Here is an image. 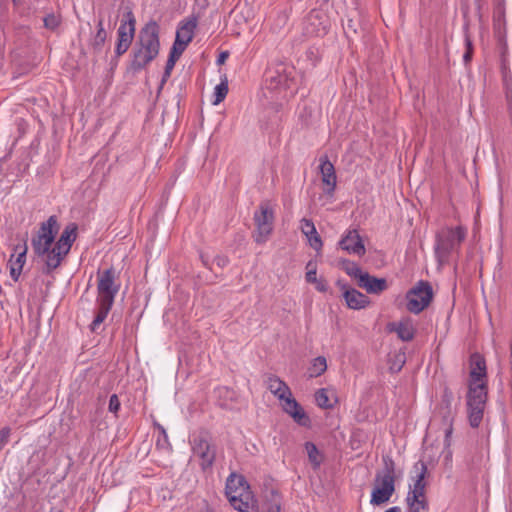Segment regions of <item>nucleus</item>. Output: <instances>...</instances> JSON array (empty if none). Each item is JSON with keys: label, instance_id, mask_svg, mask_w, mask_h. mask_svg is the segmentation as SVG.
Segmentation results:
<instances>
[{"label": "nucleus", "instance_id": "obj_14", "mask_svg": "<svg viewBox=\"0 0 512 512\" xmlns=\"http://www.w3.org/2000/svg\"><path fill=\"white\" fill-rule=\"evenodd\" d=\"M97 290V300L114 303L119 286L115 284V274L112 269H107L99 274Z\"/></svg>", "mask_w": 512, "mask_h": 512}, {"label": "nucleus", "instance_id": "obj_45", "mask_svg": "<svg viewBox=\"0 0 512 512\" xmlns=\"http://www.w3.org/2000/svg\"><path fill=\"white\" fill-rule=\"evenodd\" d=\"M318 15H319V12H316V11H312L310 14H309V20H313L314 18H318Z\"/></svg>", "mask_w": 512, "mask_h": 512}, {"label": "nucleus", "instance_id": "obj_43", "mask_svg": "<svg viewBox=\"0 0 512 512\" xmlns=\"http://www.w3.org/2000/svg\"><path fill=\"white\" fill-rule=\"evenodd\" d=\"M227 56H228L227 52L221 53L218 58V63H223L225 61V59L227 58Z\"/></svg>", "mask_w": 512, "mask_h": 512}, {"label": "nucleus", "instance_id": "obj_6", "mask_svg": "<svg viewBox=\"0 0 512 512\" xmlns=\"http://www.w3.org/2000/svg\"><path fill=\"white\" fill-rule=\"evenodd\" d=\"M466 237V229L444 227L436 235L435 255L439 264L448 262L449 256L454 252Z\"/></svg>", "mask_w": 512, "mask_h": 512}, {"label": "nucleus", "instance_id": "obj_4", "mask_svg": "<svg viewBox=\"0 0 512 512\" xmlns=\"http://www.w3.org/2000/svg\"><path fill=\"white\" fill-rule=\"evenodd\" d=\"M267 389L279 400L282 410L288 414L294 422L303 427H309L310 418L302 406L293 397L289 386L279 377L271 375L266 380Z\"/></svg>", "mask_w": 512, "mask_h": 512}, {"label": "nucleus", "instance_id": "obj_37", "mask_svg": "<svg viewBox=\"0 0 512 512\" xmlns=\"http://www.w3.org/2000/svg\"><path fill=\"white\" fill-rule=\"evenodd\" d=\"M306 280L307 282L309 283H316L317 282V277H316V269H310L307 271L306 273Z\"/></svg>", "mask_w": 512, "mask_h": 512}, {"label": "nucleus", "instance_id": "obj_20", "mask_svg": "<svg viewBox=\"0 0 512 512\" xmlns=\"http://www.w3.org/2000/svg\"><path fill=\"white\" fill-rule=\"evenodd\" d=\"M343 296L349 308L359 310L365 308L369 304V299L363 293L356 289H345Z\"/></svg>", "mask_w": 512, "mask_h": 512}, {"label": "nucleus", "instance_id": "obj_27", "mask_svg": "<svg viewBox=\"0 0 512 512\" xmlns=\"http://www.w3.org/2000/svg\"><path fill=\"white\" fill-rule=\"evenodd\" d=\"M315 401H316V404L320 407V408H331L332 407V403L330 402V399H329V396H328V391L324 388L322 389H319L316 391L315 393Z\"/></svg>", "mask_w": 512, "mask_h": 512}, {"label": "nucleus", "instance_id": "obj_41", "mask_svg": "<svg viewBox=\"0 0 512 512\" xmlns=\"http://www.w3.org/2000/svg\"><path fill=\"white\" fill-rule=\"evenodd\" d=\"M316 284V289L321 291V292H324L326 291V284L322 281H318L315 283Z\"/></svg>", "mask_w": 512, "mask_h": 512}, {"label": "nucleus", "instance_id": "obj_30", "mask_svg": "<svg viewBox=\"0 0 512 512\" xmlns=\"http://www.w3.org/2000/svg\"><path fill=\"white\" fill-rule=\"evenodd\" d=\"M245 483H246V480L244 479L243 476L235 474V473H232L227 478V481H226V491H230V490H233V489L237 490L238 487H240L241 485H243Z\"/></svg>", "mask_w": 512, "mask_h": 512}, {"label": "nucleus", "instance_id": "obj_31", "mask_svg": "<svg viewBox=\"0 0 512 512\" xmlns=\"http://www.w3.org/2000/svg\"><path fill=\"white\" fill-rule=\"evenodd\" d=\"M180 56H181V54L174 53V51L171 50L170 56H169V58L167 60V63H166V66H165V71H164V74H163V77H162V84L165 83L167 81V79L170 77L171 71L173 70V68L175 66L176 60Z\"/></svg>", "mask_w": 512, "mask_h": 512}, {"label": "nucleus", "instance_id": "obj_26", "mask_svg": "<svg viewBox=\"0 0 512 512\" xmlns=\"http://www.w3.org/2000/svg\"><path fill=\"white\" fill-rule=\"evenodd\" d=\"M305 449H306L309 461L312 463V465L315 468L319 467L322 462V455L319 452V450L317 449L316 445L311 442H307L305 444Z\"/></svg>", "mask_w": 512, "mask_h": 512}, {"label": "nucleus", "instance_id": "obj_11", "mask_svg": "<svg viewBox=\"0 0 512 512\" xmlns=\"http://www.w3.org/2000/svg\"><path fill=\"white\" fill-rule=\"evenodd\" d=\"M452 402H453V393L450 390L445 389L441 396V401L436 409V416H439L442 419L444 425L446 426V428H445V445L446 446L450 445L449 438L453 432L452 423H453V419H454V410L452 407Z\"/></svg>", "mask_w": 512, "mask_h": 512}, {"label": "nucleus", "instance_id": "obj_3", "mask_svg": "<svg viewBox=\"0 0 512 512\" xmlns=\"http://www.w3.org/2000/svg\"><path fill=\"white\" fill-rule=\"evenodd\" d=\"M159 50V26L155 21H150L139 32L130 69L134 72L144 69L158 56Z\"/></svg>", "mask_w": 512, "mask_h": 512}, {"label": "nucleus", "instance_id": "obj_44", "mask_svg": "<svg viewBox=\"0 0 512 512\" xmlns=\"http://www.w3.org/2000/svg\"><path fill=\"white\" fill-rule=\"evenodd\" d=\"M385 512H401V508L398 506H394V507L387 509Z\"/></svg>", "mask_w": 512, "mask_h": 512}, {"label": "nucleus", "instance_id": "obj_13", "mask_svg": "<svg viewBox=\"0 0 512 512\" xmlns=\"http://www.w3.org/2000/svg\"><path fill=\"white\" fill-rule=\"evenodd\" d=\"M197 27V20L195 18L187 19L182 21L176 31L175 41L172 49L174 53L182 54L188 44L194 37V32Z\"/></svg>", "mask_w": 512, "mask_h": 512}, {"label": "nucleus", "instance_id": "obj_23", "mask_svg": "<svg viewBox=\"0 0 512 512\" xmlns=\"http://www.w3.org/2000/svg\"><path fill=\"white\" fill-rule=\"evenodd\" d=\"M96 304H97L96 316L90 325V329L92 332H96L98 330L100 325L107 318V315L110 312L112 305H113V303H111V302L99 301V300H96Z\"/></svg>", "mask_w": 512, "mask_h": 512}, {"label": "nucleus", "instance_id": "obj_39", "mask_svg": "<svg viewBox=\"0 0 512 512\" xmlns=\"http://www.w3.org/2000/svg\"><path fill=\"white\" fill-rule=\"evenodd\" d=\"M467 46H468V50L466 51V53L464 54V60L465 62H468L470 61L471 59V56H472V51H471V42L469 40H467Z\"/></svg>", "mask_w": 512, "mask_h": 512}, {"label": "nucleus", "instance_id": "obj_38", "mask_svg": "<svg viewBox=\"0 0 512 512\" xmlns=\"http://www.w3.org/2000/svg\"><path fill=\"white\" fill-rule=\"evenodd\" d=\"M215 262L219 267H224L228 264V258L225 256H217Z\"/></svg>", "mask_w": 512, "mask_h": 512}, {"label": "nucleus", "instance_id": "obj_18", "mask_svg": "<svg viewBox=\"0 0 512 512\" xmlns=\"http://www.w3.org/2000/svg\"><path fill=\"white\" fill-rule=\"evenodd\" d=\"M388 328L395 332L402 341H411L414 338L415 327L409 317L403 318L399 322L390 323Z\"/></svg>", "mask_w": 512, "mask_h": 512}, {"label": "nucleus", "instance_id": "obj_42", "mask_svg": "<svg viewBox=\"0 0 512 512\" xmlns=\"http://www.w3.org/2000/svg\"><path fill=\"white\" fill-rule=\"evenodd\" d=\"M267 512H280V507L278 505H271Z\"/></svg>", "mask_w": 512, "mask_h": 512}, {"label": "nucleus", "instance_id": "obj_46", "mask_svg": "<svg viewBox=\"0 0 512 512\" xmlns=\"http://www.w3.org/2000/svg\"><path fill=\"white\" fill-rule=\"evenodd\" d=\"M279 78H280V79H279V84H282V77H281V76H279Z\"/></svg>", "mask_w": 512, "mask_h": 512}, {"label": "nucleus", "instance_id": "obj_47", "mask_svg": "<svg viewBox=\"0 0 512 512\" xmlns=\"http://www.w3.org/2000/svg\"><path fill=\"white\" fill-rule=\"evenodd\" d=\"M162 433L164 434L165 437H167L166 432H165L164 429H162Z\"/></svg>", "mask_w": 512, "mask_h": 512}, {"label": "nucleus", "instance_id": "obj_10", "mask_svg": "<svg viewBox=\"0 0 512 512\" xmlns=\"http://www.w3.org/2000/svg\"><path fill=\"white\" fill-rule=\"evenodd\" d=\"M125 17L127 20L121 21L117 31L118 40L115 48L117 56H121L127 52L135 36L136 20L133 13L129 11L126 13Z\"/></svg>", "mask_w": 512, "mask_h": 512}, {"label": "nucleus", "instance_id": "obj_5", "mask_svg": "<svg viewBox=\"0 0 512 512\" xmlns=\"http://www.w3.org/2000/svg\"><path fill=\"white\" fill-rule=\"evenodd\" d=\"M382 461L383 468L376 474L371 493L370 504L374 506L388 502L395 492V463L388 455L383 456Z\"/></svg>", "mask_w": 512, "mask_h": 512}, {"label": "nucleus", "instance_id": "obj_21", "mask_svg": "<svg viewBox=\"0 0 512 512\" xmlns=\"http://www.w3.org/2000/svg\"><path fill=\"white\" fill-rule=\"evenodd\" d=\"M26 253L27 246L24 245V247L16 257L12 255L11 258L9 259L8 265L10 269V276L13 278L14 281H17L21 275L23 266L26 262Z\"/></svg>", "mask_w": 512, "mask_h": 512}, {"label": "nucleus", "instance_id": "obj_1", "mask_svg": "<svg viewBox=\"0 0 512 512\" xmlns=\"http://www.w3.org/2000/svg\"><path fill=\"white\" fill-rule=\"evenodd\" d=\"M58 230L57 218L52 215L47 221L41 223L37 233L31 239L33 251L45 263L47 273L61 265L77 237V225L70 223L55 242Z\"/></svg>", "mask_w": 512, "mask_h": 512}, {"label": "nucleus", "instance_id": "obj_19", "mask_svg": "<svg viewBox=\"0 0 512 512\" xmlns=\"http://www.w3.org/2000/svg\"><path fill=\"white\" fill-rule=\"evenodd\" d=\"M300 229L302 233L308 238L310 246L315 250L322 248V241L318 235L314 223L306 218H303L300 222Z\"/></svg>", "mask_w": 512, "mask_h": 512}, {"label": "nucleus", "instance_id": "obj_8", "mask_svg": "<svg viewBox=\"0 0 512 512\" xmlns=\"http://www.w3.org/2000/svg\"><path fill=\"white\" fill-rule=\"evenodd\" d=\"M256 224L255 241L264 243L273 230L274 211L268 203L260 205L259 210L254 213Z\"/></svg>", "mask_w": 512, "mask_h": 512}, {"label": "nucleus", "instance_id": "obj_17", "mask_svg": "<svg viewBox=\"0 0 512 512\" xmlns=\"http://www.w3.org/2000/svg\"><path fill=\"white\" fill-rule=\"evenodd\" d=\"M357 284L370 294H380L388 288L386 279L377 278L367 272L363 274Z\"/></svg>", "mask_w": 512, "mask_h": 512}, {"label": "nucleus", "instance_id": "obj_2", "mask_svg": "<svg viewBox=\"0 0 512 512\" xmlns=\"http://www.w3.org/2000/svg\"><path fill=\"white\" fill-rule=\"evenodd\" d=\"M469 366L467 414L470 426L477 428L482 422L488 397L486 361L483 356L474 353L470 357Z\"/></svg>", "mask_w": 512, "mask_h": 512}, {"label": "nucleus", "instance_id": "obj_32", "mask_svg": "<svg viewBox=\"0 0 512 512\" xmlns=\"http://www.w3.org/2000/svg\"><path fill=\"white\" fill-rule=\"evenodd\" d=\"M43 22H44V27L46 29L55 31L59 27V25L61 23V19L59 16L55 15L54 13H51L44 17Z\"/></svg>", "mask_w": 512, "mask_h": 512}, {"label": "nucleus", "instance_id": "obj_25", "mask_svg": "<svg viewBox=\"0 0 512 512\" xmlns=\"http://www.w3.org/2000/svg\"><path fill=\"white\" fill-rule=\"evenodd\" d=\"M327 369L326 358L323 356L316 357L313 359L311 366L309 367L310 377H318L323 374Z\"/></svg>", "mask_w": 512, "mask_h": 512}, {"label": "nucleus", "instance_id": "obj_16", "mask_svg": "<svg viewBox=\"0 0 512 512\" xmlns=\"http://www.w3.org/2000/svg\"><path fill=\"white\" fill-rule=\"evenodd\" d=\"M319 169L322 183L325 186L324 191L328 194H331L335 190L337 183L335 168L333 164L328 160V158L324 156L320 158Z\"/></svg>", "mask_w": 512, "mask_h": 512}, {"label": "nucleus", "instance_id": "obj_28", "mask_svg": "<svg viewBox=\"0 0 512 512\" xmlns=\"http://www.w3.org/2000/svg\"><path fill=\"white\" fill-rule=\"evenodd\" d=\"M427 465L423 461H418L413 466L412 480H419V482H426L425 477L427 475Z\"/></svg>", "mask_w": 512, "mask_h": 512}, {"label": "nucleus", "instance_id": "obj_12", "mask_svg": "<svg viewBox=\"0 0 512 512\" xmlns=\"http://www.w3.org/2000/svg\"><path fill=\"white\" fill-rule=\"evenodd\" d=\"M192 451L194 457L199 460L203 470L212 466L216 455L215 446L205 436L194 437Z\"/></svg>", "mask_w": 512, "mask_h": 512}, {"label": "nucleus", "instance_id": "obj_29", "mask_svg": "<svg viewBox=\"0 0 512 512\" xmlns=\"http://www.w3.org/2000/svg\"><path fill=\"white\" fill-rule=\"evenodd\" d=\"M227 93H228V84L226 81H222L220 84L216 85V87L214 89L215 99L213 101V104L218 105L219 103H221L225 99Z\"/></svg>", "mask_w": 512, "mask_h": 512}, {"label": "nucleus", "instance_id": "obj_24", "mask_svg": "<svg viewBox=\"0 0 512 512\" xmlns=\"http://www.w3.org/2000/svg\"><path fill=\"white\" fill-rule=\"evenodd\" d=\"M341 268L345 271L347 275L354 278L357 282L365 273V271H363L355 262H352L350 260H343L341 262Z\"/></svg>", "mask_w": 512, "mask_h": 512}, {"label": "nucleus", "instance_id": "obj_36", "mask_svg": "<svg viewBox=\"0 0 512 512\" xmlns=\"http://www.w3.org/2000/svg\"><path fill=\"white\" fill-rule=\"evenodd\" d=\"M109 411L116 413L120 408V401L118 399V396L116 394H113L110 396L109 399Z\"/></svg>", "mask_w": 512, "mask_h": 512}, {"label": "nucleus", "instance_id": "obj_35", "mask_svg": "<svg viewBox=\"0 0 512 512\" xmlns=\"http://www.w3.org/2000/svg\"><path fill=\"white\" fill-rule=\"evenodd\" d=\"M10 434H11V429L9 427H4V428L0 429V451L8 443Z\"/></svg>", "mask_w": 512, "mask_h": 512}, {"label": "nucleus", "instance_id": "obj_9", "mask_svg": "<svg viewBox=\"0 0 512 512\" xmlns=\"http://www.w3.org/2000/svg\"><path fill=\"white\" fill-rule=\"evenodd\" d=\"M226 496L233 508L239 512H258L247 482L237 490L226 491Z\"/></svg>", "mask_w": 512, "mask_h": 512}, {"label": "nucleus", "instance_id": "obj_22", "mask_svg": "<svg viewBox=\"0 0 512 512\" xmlns=\"http://www.w3.org/2000/svg\"><path fill=\"white\" fill-rule=\"evenodd\" d=\"M406 503L410 512H427L428 501L426 493H407Z\"/></svg>", "mask_w": 512, "mask_h": 512}, {"label": "nucleus", "instance_id": "obj_15", "mask_svg": "<svg viewBox=\"0 0 512 512\" xmlns=\"http://www.w3.org/2000/svg\"><path fill=\"white\" fill-rule=\"evenodd\" d=\"M339 246L349 254L363 256L366 253L363 240L356 229L347 230L340 239Z\"/></svg>", "mask_w": 512, "mask_h": 512}, {"label": "nucleus", "instance_id": "obj_7", "mask_svg": "<svg viewBox=\"0 0 512 512\" xmlns=\"http://www.w3.org/2000/svg\"><path fill=\"white\" fill-rule=\"evenodd\" d=\"M433 298L431 285L426 281L418 282L406 294L407 310L414 314H419L430 304Z\"/></svg>", "mask_w": 512, "mask_h": 512}, {"label": "nucleus", "instance_id": "obj_33", "mask_svg": "<svg viewBox=\"0 0 512 512\" xmlns=\"http://www.w3.org/2000/svg\"><path fill=\"white\" fill-rule=\"evenodd\" d=\"M105 40H106V31L103 27V21L100 20L98 22V31L96 33L93 45L97 48H100L104 44Z\"/></svg>", "mask_w": 512, "mask_h": 512}, {"label": "nucleus", "instance_id": "obj_40", "mask_svg": "<svg viewBox=\"0 0 512 512\" xmlns=\"http://www.w3.org/2000/svg\"><path fill=\"white\" fill-rule=\"evenodd\" d=\"M505 47L503 48V51H502V60H501V68H502V71H503V74H506V70H507V64H506V58H505Z\"/></svg>", "mask_w": 512, "mask_h": 512}, {"label": "nucleus", "instance_id": "obj_48", "mask_svg": "<svg viewBox=\"0 0 512 512\" xmlns=\"http://www.w3.org/2000/svg\"><path fill=\"white\" fill-rule=\"evenodd\" d=\"M14 3L18 2L19 0H12Z\"/></svg>", "mask_w": 512, "mask_h": 512}, {"label": "nucleus", "instance_id": "obj_34", "mask_svg": "<svg viewBox=\"0 0 512 512\" xmlns=\"http://www.w3.org/2000/svg\"><path fill=\"white\" fill-rule=\"evenodd\" d=\"M426 482H419V480H412V483L409 484V493H426Z\"/></svg>", "mask_w": 512, "mask_h": 512}]
</instances>
